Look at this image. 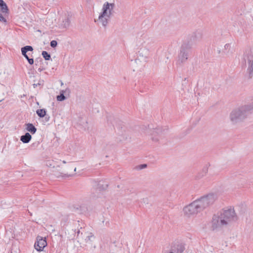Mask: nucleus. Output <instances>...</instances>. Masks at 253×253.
<instances>
[{"label": "nucleus", "mask_w": 253, "mask_h": 253, "mask_svg": "<svg viewBox=\"0 0 253 253\" xmlns=\"http://www.w3.org/2000/svg\"><path fill=\"white\" fill-rule=\"evenodd\" d=\"M216 199V196L213 193L203 196L185 206L183 212L188 216L197 214L212 205Z\"/></svg>", "instance_id": "obj_1"}, {"label": "nucleus", "mask_w": 253, "mask_h": 253, "mask_svg": "<svg viewBox=\"0 0 253 253\" xmlns=\"http://www.w3.org/2000/svg\"><path fill=\"white\" fill-rule=\"evenodd\" d=\"M238 219V216L235 212L234 208H230L228 210L222 211L219 215L213 216L211 228L214 230L236 222Z\"/></svg>", "instance_id": "obj_2"}, {"label": "nucleus", "mask_w": 253, "mask_h": 253, "mask_svg": "<svg viewBox=\"0 0 253 253\" xmlns=\"http://www.w3.org/2000/svg\"><path fill=\"white\" fill-rule=\"evenodd\" d=\"M253 113V102L233 109L230 114V120L232 124L243 122Z\"/></svg>", "instance_id": "obj_3"}, {"label": "nucleus", "mask_w": 253, "mask_h": 253, "mask_svg": "<svg viewBox=\"0 0 253 253\" xmlns=\"http://www.w3.org/2000/svg\"><path fill=\"white\" fill-rule=\"evenodd\" d=\"M77 238L78 242L83 246L92 245V242L94 240L95 237L91 233L86 232L82 227L77 231Z\"/></svg>", "instance_id": "obj_4"}, {"label": "nucleus", "mask_w": 253, "mask_h": 253, "mask_svg": "<svg viewBox=\"0 0 253 253\" xmlns=\"http://www.w3.org/2000/svg\"><path fill=\"white\" fill-rule=\"evenodd\" d=\"M191 53V49L185 44H182L178 55L177 64L181 65L188 60Z\"/></svg>", "instance_id": "obj_5"}, {"label": "nucleus", "mask_w": 253, "mask_h": 253, "mask_svg": "<svg viewBox=\"0 0 253 253\" xmlns=\"http://www.w3.org/2000/svg\"><path fill=\"white\" fill-rule=\"evenodd\" d=\"M149 55V50L146 48H141L138 51L137 58L135 59V62L138 61L145 62Z\"/></svg>", "instance_id": "obj_6"}, {"label": "nucleus", "mask_w": 253, "mask_h": 253, "mask_svg": "<svg viewBox=\"0 0 253 253\" xmlns=\"http://www.w3.org/2000/svg\"><path fill=\"white\" fill-rule=\"evenodd\" d=\"M53 162L50 161H46V165L48 167L52 168L53 170L52 172L54 173L53 174L56 176L57 177H59V176L62 177H68L71 175L70 174L65 173L64 175H63V173L61 172H56L58 171L60 169V167L59 166H57L56 167L54 166H53Z\"/></svg>", "instance_id": "obj_7"}, {"label": "nucleus", "mask_w": 253, "mask_h": 253, "mask_svg": "<svg viewBox=\"0 0 253 253\" xmlns=\"http://www.w3.org/2000/svg\"><path fill=\"white\" fill-rule=\"evenodd\" d=\"M46 245L47 243L45 238H43L41 236H38L37 237V241L34 245L35 249L39 252L42 251Z\"/></svg>", "instance_id": "obj_8"}, {"label": "nucleus", "mask_w": 253, "mask_h": 253, "mask_svg": "<svg viewBox=\"0 0 253 253\" xmlns=\"http://www.w3.org/2000/svg\"><path fill=\"white\" fill-rule=\"evenodd\" d=\"M110 253H124L122 244L119 242L115 241L109 246Z\"/></svg>", "instance_id": "obj_9"}, {"label": "nucleus", "mask_w": 253, "mask_h": 253, "mask_svg": "<svg viewBox=\"0 0 253 253\" xmlns=\"http://www.w3.org/2000/svg\"><path fill=\"white\" fill-rule=\"evenodd\" d=\"M110 16H108V12H106V9L100 13L98 21L101 22L102 25L105 28L106 27L109 18H110Z\"/></svg>", "instance_id": "obj_10"}, {"label": "nucleus", "mask_w": 253, "mask_h": 253, "mask_svg": "<svg viewBox=\"0 0 253 253\" xmlns=\"http://www.w3.org/2000/svg\"><path fill=\"white\" fill-rule=\"evenodd\" d=\"M164 130L162 127H157L155 128L152 132V140L153 141L158 142L159 138L162 136Z\"/></svg>", "instance_id": "obj_11"}, {"label": "nucleus", "mask_w": 253, "mask_h": 253, "mask_svg": "<svg viewBox=\"0 0 253 253\" xmlns=\"http://www.w3.org/2000/svg\"><path fill=\"white\" fill-rule=\"evenodd\" d=\"M75 208L79 213H85L91 210V208L87 203H83L80 206H78L77 207H75Z\"/></svg>", "instance_id": "obj_12"}, {"label": "nucleus", "mask_w": 253, "mask_h": 253, "mask_svg": "<svg viewBox=\"0 0 253 253\" xmlns=\"http://www.w3.org/2000/svg\"><path fill=\"white\" fill-rule=\"evenodd\" d=\"M115 7V3H109L108 2H106L104 3L102 7V10L104 9L106 10V12H108V16H111L112 14V11L113 10Z\"/></svg>", "instance_id": "obj_13"}, {"label": "nucleus", "mask_w": 253, "mask_h": 253, "mask_svg": "<svg viewBox=\"0 0 253 253\" xmlns=\"http://www.w3.org/2000/svg\"><path fill=\"white\" fill-rule=\"evenodd\" d=\"M197 40H196L191 35L189 36L188 39L185 41L182 44H185L189 47V48L191 49L193 45L195 44Z\"/></svg>", "instance_id": "obj_14"}, {"label": "nucleus", "mask_w": 253, "mask_h": 253, "mask_svg": "<svg viewBox=\"0 0 253 253\" xmlns=\"http://www.w3.org/2000/svg\"><path fill=\"white\" fill-rule=\"evenodd\" d=\"M185 248L182 244H174L171 248V251L174 253H182Z\"/></svg>", "instance_id": "obj_15"}, {"label": "nucleus", "mask_w": 253, "mask_h": 253, "mask_svg": "<svg viewBox=\"0 0 253 253\" xmlns=\"http://www.w3.org/2000/svg\"><path fill=\"white\" fill-rule=\"evenodd\" d=\"M33 48L31 45H26L21 48V53L24 57L27 60L29 57L27 54L28 51H32Z\"/></svg>", "instance_id": "obj_16"}, {"label": "nucleus", "mask_w": 253, "mask_h": 253, "mask_svg": "<svg viewBox=\"0 0 253 253\" xmlns=\"http://www.w3.org/2000/svg\"><path fill=\"white\" fill-rule=\"evenodd\" d=\"M66 92H70V89L69 88H66L65 90H61L60 92V94L57 95L56 97L57 101H62L65 100L66 97L64 95V93H66Z\"/></svg>", "instance_id": "obj_17"}, {"label": "nucleus", "mask_w": 253, "mask_h": 253, "mask_svg": "<svg viewBox=\"0 0 253 253\" xmlns=\"http://www.w3.org/2000/svg\"><path fill=\"white\" fill-rule=\"evenodd\" d=\"M32 139V136L29 132H26L20 137V140L23 143H29Z\"/></svg>", "instance_id": "obj_18"}, {"label": "nucleus", "mask_w": 253, "mask_h": 253, "mask_svg": "<svg viewBox=\"0 0 253 253\" xmlns=\"http://www.w3.org/2000/svg\"><path fill=\"white\" fill-rule=\"evenodd\" d=\"M191 35L196 39L197 41H200L203 37V32L201 30H197L193 32Z\"/></svg>", "instance_id": "obj_19"}, {"label": "nucleus", "mask_w": 253, "mask_h": 253, "mask_svg": "<svg viewBox=\"0 0 253 253\" xmlns=\"http://www.w3.org/2000/svg\"><path fill=\"white\" fill-rule=\"evenodd\" d=\"M70 24V20L68 16H65L64 18L62 19V23L60 24V26L62 28H67Z\"/></svg>", "instance_id": "obj_20"}, {"label": "nucleus", "mask_w": 253, "mask_h": 253, "mask_svg": "<svg viewBox=\"0 0 253 253\" xmlns=\"http://www.w3.org/2000/svg\"><path fill=\"white\" fill-rule=\"evenodd\" d=\"M0 11L3 13H8L9 9L6 3L3 0H0Z\"/></svg>", "instance_id": "obj_21"}, {"label": "nucleus", "mask_w": 253, "mask_h": 253, "mask_svg": "<svg viewBox=\"0 0 253 253\" xmlns=\"http://www.w3.org/2000/svg\"><path fill=\"white\" fill-rule=\"evenodd\" d=\"M26 130L31 132L32 134H35L37 131V128L33 125V124L28 123L26 124Z\"/></svg>", "instance_id": "obj_22"}, {"label": "nucleus", "mask_w": 253, "mask_h": 253, "mask_svg": "<svg viewBox=\"0 0 253 253\" xmlns=\"http://www.w3.org/2000/svg\"><path fill=\"white\" fill-rule=\"evenodd\" d=\"M249 67L248 68V73L249 78H252L253 77V59L248 62Z\"/></svg>", "instance_id": "obj_23"}, {"label": "nucleus", "mask_w": 253, "mask_h": 253, "mask_svg": "<svg viewBox=\"0 0 253 253\" xmlns=\"http://www.w3.org/2000/svg\"><path fill=\"white\" fill-rule=\"evenodd\" d=\"M108 187V184L104 182L103 181H99L97 185L96 188L99 191L104 190Z\"/></svg>", "instance_id": "obj_24"}, {"label": "nucleus", "mask_w": 253, "mask_h": 253, "mask_svg": "<svg viewBox=\"0 0 253 253\" xmlns=\"http://www.w3.org/2000/svg\"><path fill=\"white\" fill-rule=\"evenodd\" d=\"M36 113L40 118H43L45 116L46 111L44 109H38L36 111Z\"/></svg>", "instance_id": "obj_25"}, {"label": "nucleus", "mask_w": 253, "mask_h": 253, "mask_svg": "<svg viewBox=\"0 0 253 253\" xmlns=\"http://www.w3.org/2000/svg\"><path fill=\"white\" fill-rule=\"evenodd\" d=\"M230 48H231L230 44L226 43L224 45V49L222 50L223 54H227L228 53H229V52L230 50Z\"/></svg>", "instance_id": "obj_26"}, {"label": "nucleus", "mask_w": 253, "mask_h": 253, "mask_svg": "<svg viewBox=\"0 0 253 253\" xmlns=\"http://www.w3.org/2000/svg\"><path fill=\"white\" fill-rule=\"evenodd\" d=\"M42 55L45 60H49L51 58L50 54L46 51H42Z\"/></svg>", "instance_id": "obj_27"}, {"label": "nucleus", "mask_w": 253, "mask_h": 253, "mask_svg": "<svg viewBox=\"0 0 253 253\" xmlns=\"http://www.w3.org/2000/svg\"><path fill=\"white\" fill-rule=\"evenodd\" d=\"M80 125L82 126L83 128H84V129H85L86 127H87V121L85 120H84L83 122H82L80 124Z\"/></svg>", "instance_id": "obj_28"}, {"label": "nucleus", "mask_w": 253, "mask_h": 253, "mask_svg": "<svg viewBox=\"0 0 253 253\" xmlns=\"http://www.w3.org/2000/svg\"><path fill=\"white\" fill-rule=\"evenodd\" d=\"M57 45V42L55 40H52V41H51L50 42V46L53 47V48H55V47H56Z\"/></svg>", "instance_id": "obj_29"}, {"label": "nucleus", "mask_w": 253, "mask_h": 253, "mask_svg": "<svg viewBox=\"0 0 253 253\" xmlns=\"http://www.w3.org/2000/svg\"><path fill=\"white\" fill-rule=\"evenodd\" d=\"M147 165L145 164L140 165L138 166V168L139 169H142L147 167Z\"/></svg>", "instance_id": "obj_30"}, {"label": "nucleus", "mask_w": 253, "mask_h": 253, "mask_svg": "<svg viewBox=\"0 0 253 253\" xmlns=\"http://www.w3.org/2000/svg\"><path fill=\"white\" fill-rule=\"evenodd\" d=\"M0 21L6 22V19L2 16V15L0 13Z\"/></svg>", "instance_id": "obj_31"}, {"label": "nucleus", "mask_w": 253, "mask_h": 253, "mask_svg": "<svg viewBox=\"0 0 253 253\" xmlns=\"http://www.w3.org/2000/svg\"><path fill=\"white\" fill-rule=\"evenodd\" d=\"M27 61H28V63H29L30 65H33V64H34V59H33V58H29L27 59Z\"/></svg>", "instance_id": "obj_32"}, {"label": "nucleus", "mask_w": 253, "mask_h": 253, "mask_svg": "<svg viewBox=\"0 0 253 253\" xmlns=\"http://www.w3.org/2000/svg\"><path fill=\"white\" fill-rule=\"evenodd\" d=\"M43 85V84H42L41 83V82L40 81L39 83H37V84H33V87L34 88H36V87H37L38 85Z\"/></svg>", "instance_id": "obj_33"}, {"label": "nucleus", "mask_w": 253, "mask_h": 253, "mask_svg": "<svg viewBox=\"0 0 253 253\" xmlns=\"http://www.w3.org/2000/svg\"><path fill=\"white\" fill-rule=\"evenodd\" d=\"M44 117H45V120L46 122H48L49 121L50 118L49 116L45 115V116H44Z\"/></svg>", "instance_id": "obj_34"}, {"label": "nucleus", "mask_w": 253, "mask_h": 253, "mask_svg": "<svg viewBox=\"0 0 253 253\" xmlns=\"http://www.w3.org/2000/svg\"><path fill=\"white\" fill-rule=\"evenodd\" d=\"M217 53L218 54H220L221 53L223 54L222 53V51H221V50L220 49H218L217 50Z\"/></svg>", "instance_id": "obj_35"}, {"label": "nucleus", "mask_w": 253, "mask_h": 253, "mask_svg": "<svg viewBox=\"0 0 253 253\" xmlns=\"http://www.w3.org/2000/svg\"><path fill=\"white\" fill-rule=\"evenodd\" d=\"M203 170L205 172V173H206L207 171H208V169L207 168H205L204 169H203Z\"/></svg>", "instance_id": "obj_36"}, {"label": "nucleus", "mask_w": 253, "mask_h": 253, "mask_svg": "<svg viewBox=\"0 0 253 253\" xmlns=\"http://www.w3.org/2000/svg\"><path fill=\"white\" fill-rule=\"evenodd\" d=\"M44 70V69H43V68H39L38 69V71H39V72H41L42 71V70Z\"/></svg>", "instance_id": "obj_37"}, {"label": "nucleus", "mask_w": 253, "mask_h": 253, "mask_svg": "<svg viewBox=\"0 0 253 253\" xmlns=\"http://www.w3.org/2000/svg\"><path fill=\"white\" fill-rule=\"evenodd\" d=\"M76 170V168L75 167L74 169V171L75 172Z\"/></svg>", "instance_id": "obj_38"}, {"label": "nucleus", "mask_w": 253, "mask_h": 253, "mask_svg": "<svg viewBox=\"0 0 253 253\" xmlns=\"http://www.w3.org/2000/svg\"><path fill=\"white\" fill-rule=\"evenodd\" d=\"M63 163L65 164V163H66V162H65V161H63Z\"/></svg>", "instance_id": "obj_39"}, {"label": "nucleus", "mask_w": 253, "mask_h": 253, "mask_svg": "<svg viewBox=\"0 0 253 253\" xmlns=\"http://www.w3.org/2000/svg\"><path fill=\"white\" fill-rule=\"evenodd\" d=\"M10 253H14L11 251Z\"/></svg>", "instance_id": "obj_40"}, {"label": "nucleus", "mask_w": 253, "mask_h": 253, "mask_svg": "<svg viewBox=\"0 0 253 253\" xmlns=\"http://www.w3.org/2000/svg\"><path fill=\"white\" fill-rule=\"evenodd\" d=\"M40 61H42V58H40Z\"/></svg>", "instance_id": "obj_41"}, {"label": "nucleus", "mask_w": 253, "mask_h": 253, "mask_svg": "<svg viewBox=\"0 0 253 253\" xmlns=\"http://www.w3.org/2000/svg\"><path fill=\"white\" fill-rule=\"evenodd\" d=\"M187 78L184 79V81H186Z\"/></svg>", "instance_id": "obj_42"}, {"label": "nucleus", "mask_w": 253, "mask_h": 253, "mask_svg": "<svg viewBox=\"0 0 253 253\" xmlns=\"http://www.w3.org/2000/svg\"><path fill=\"white\" fill-rule=\"evenodd\" d=\"M2 99H1V100H0V102L2 101Z\"/></svg>", "instance_id": "obj_43"}]
</instances>
